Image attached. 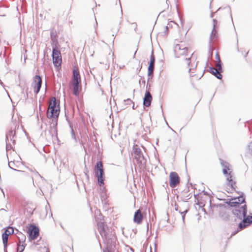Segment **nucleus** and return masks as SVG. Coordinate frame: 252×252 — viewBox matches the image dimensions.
I'll return each mask as SVG.
<instances>
[{"mask_svg": "<svg viewBox=\"0 0 252 252\" xmlns=\"http://www.w3.org/2000/svg\"><path fill=\"white\" fill-rule=\"evenodd\" d=\"M124 102L126 105H130L131 104L133 103L132 101L130 99H127L124 100Z\"/></svg>", "mask_w": 252, "mask_h": 252, "instance_id": "4c0bfd02", "label": "nucleus"}, {"mask_svg": "<svg viewBox=\"0 0 252 252\" xmlns=\"http://www.w3.org/2000/svg\"><path fill=\"white\" fill-rule=\"evenodd\" d=\"M94 26H95V27L97 26V21L96 20H95V25Z\"/></svg>", "mask_w": 252, "mask_h": 252, "instance_id": "5fc2aeb1", "label": "nucleus"}, {"mask_svg": "<svg viewBox=\"0 0 252 252\" xmlns=\"http://www.w3.org/2000/svg\"><path fill=\"white\" fill-rule=\"evenodd\" d=\"M52 58L53 63L56 65H60L62 58L60 51L56 48V46H52Z\"/></svg>", "mask_w": 252, "mask_h": 252, "instance_id": "39448f33", "label": "nucleus"}, {"mask_svg": "<svg viewBox=\"0 0 252 252\" xmlns=\"http://www.w3.org/2000/svg\"><path fill=\"white\" fill-rule=\"evenodd\" d=\"M220 164L221 166L223 167V169L222 170L223 173L226 176V174H228V170H229V164L228 162L224 161L222 159L220 160Z\"/></svg>", "mask_w": 252, "mask_h": 252, "instance_id": "412c9836", "label": "nucleus"}, {"mask_svg": "<svg viewBox=\"0 0 252 252\" xmlns=\"http://www.w3.org/2000/svg\"><path fill=\"white\" fill-rule=\"evenodd\" d=\"M17 238L19 240L18 243H25L26 236L22 233L20 232L18 234Z\"/></svg>", "mask_w": 252, "mask_h": 252, "instance_id": "c85d7f7f", "label": "nucleus"}, {"mask_svg": "<svg viewBox=\"0 0 252 252\" xmlns=\"http://www.w3.org/2000/svg\"><path fill=\"white\" fill-rule=\"evenodd\" d=\"M232 212L237 219L243 220L247 217V206L245 204L240 207L232 208Z\"/></svg>", "mask_w": 252, "mask_h": 252, "instance_id": "20e7f679", "label": "nucleus"}, {"mask_svg": "<svg viewBox=\"0 0 252 252\" xmlns=\"http://www.w3.org/2000/svg\"><path fill=\"white\" fill-rule=\"evenodd\" d=\"M217 31L216 29H213L211 34L210 35L209 42L211 43L213 41L217 39Z\"/></svg>", "mask_w": 252, "mask_h": 252, "instance_id": "bb28decb", "label": "nucleus"}, {"mask_svg": "<svg viewBox=\"0 0 252 252\" xmlns=\"http://www.w3.org/2000/svg\"><path fill=\"white\" fill-rule=\"evenodd\" d=\"M73 82H81L80 76L79 71L76 69L73 70Z\"/></svg>", "mask_w": 252, "mask_h": 252, "instance_id": "5701e85b", "label": "nucleus"}, {"mask_svg": "<svg viewBox=\"0 0 252 252\" xmlns=\"http://www.w3.org/2000/svg\"><path fill=\"white\" fill-rule=\"evenodd\" d=\"M143 219V214L140 209L137 210L134 213L133 221L137 224H140Z\"/></svg>", "mask_w": 252, "mask_h": 252, "instance_id": "2eb2a0df", "label": "nucleus"}, {"mask_svg": "<svg viewBox=\"0 0 252 252\" xmlns=\"http://www.w3.org/2000/svg\"><path fill=\"white\" fill-rule=\"evenodd\" d=\"M17 202L22 207L29 211L28 208L27 207L29 205V202L26 200L25 198L22 197H18L17 198Z\"/></svg>", "mask_w": 252, "mask_h": 252, "instance_id": "a211bd4d", "label": "nucleus"}, {"mask_svg": "<svg viewBox=\"0 0 252 252\" xmlns=\"http://www.w3.org/2000/svg\"><path fill=\"white\" fill-rule=\"evenodd\" d=\"M208 63H209V61H208H208H207V62H206V65H208Z\"/></svg>", "mask_w": 252, "mask_h": 252, "instance_id": "0e129e2a", "label": "nucleus"}, {"mask_svg": "<svg viewBox=\"0 0 252 252\" xmlns=\"http://www.w3.org/2000/svg\"><path fill=\"white\" fill-rule=\"evenodd\" d=\"M155 58L154 55L153 50H152V54L150 56L149 64L148 67V75L149 76L153 74L154 73V70L155 68Z\"/></svg>", "mask_w": 252, "mask_h": 252, "instance_id": "9d476101", "label": "nucleus"}, {"mask_svg": "<svg viewBox=\"0 0 252 252\" xmlns=\"http://www.w3.org/2000/svg\"><path fill=\"white\" fill-rule=\"evenodd\" d=\"M248 153L252 156V141L248 145Z\"/></svg>", "mask_w": 252, "mask_h": 252, "instance_id": "72a5a7b5", "label": "nucleus"}, {"mask_svg": "<svg viewBox=\"0 0 252 252\" xmlns=\"http://www.w3.org/2000/svg\"><path fill=\"white\" fill-rule=\"evenodd\" d=\"M15 131L13 130H9V132L6 134V138L5 141H10L13 143V144L15 143Z\"/></svg>", "mask_w": 252, "mask_h": 252, "instance_id": "dca6fc26", "label": "nucleus"}, {"mask_svg": "<svg viewBox=\"0 0 252 252\" xmlns=\"http://www.w3.org/2000/svg\"><path fill=\"white\" fill-rule=\"evenodd\" d=\"M137 50H138V48H137V49H136V51L135 52V53H134V55H133V58H134L135 57V54H136V52H137Z\"/></svg>", "mask_w": 252, "mask_h": 252, "instance_id": "864d4df0", "label": "nucleus"}, {"mask_svg": "<svg viewBox=\"0 0 252 252\" xmlns=\"http://www.w3.org/2000/svg\"><path fill=\"white\" fill-rule=\"evenodd\" d=\"M4 229L5 231L4 232H6V233H7V234L8 235H11L14 233V229L12 227L9 226L5 228Z\"/></svg>", "mask_w": 252, "mask_h": 252, "instance_id": "2f4dec72", "label": "nucleus"}, {"mask_svg": "<svg viewBox=\"0 0 252 252\" xmlns=\"http://www.w3.org/2000/svg\"><path fill=\"white\" fill-rule=\"evenodd\" d=\"M80 83V82H73L72 83V85L73 86V94L77 96L78 95L79 92V85Z\"/></svg>", "mask_w": 252, "mask_h": 252, "instance_id": "b1692460", "label": "nucleus"}, {"mask_svg": "<svg viewBox=\"0 0 252 252\" xmlns=\"http://www.w3.org/2000/svg\"><path fill=\"white\" fill-rule=\"evenodd\" d=\"M215 70V68L213 67V66H210L209 67V71L211 73L213 71V70Z\"/></svg>", "mask_w": 252, "mask_h": 252, "instance_id": "49530a36", "label": "nucleus"}, {"mask_svg": "<svg viewBox=\"0 0 252 252\" xmlns=\"http://www.w3.org/2000/svg\"><path fill=\"white\" fill-rule=\"evenodd\" d=\"M193 55H194V53H192L190 57L186 58L185 59V61L186 62L187 64H188V65L189 67V72H190V71L192 69H193L194 68H196L198 62H197L196 63H195V62L194 63H192V60L193 59Z\"/></svg>", "mask_w": 252, "mask_h": 252, "instance_id": "9b49d317", "label": "nucleus"}, {"mask_svg": "<svg viewBox=\"0 0 252 252\" xmlns=\"http://www.w3.org/2000/svg\"><path fill=\"white\" fill-rule=\"evenodd\" d=\"M236 233H237L236 232H234L232 235H235V234H236Z\"/></svg>", "mask_w": 252, "mask_h": 252, "instance_id": "680f3d73", "label": "nucleus"}, {"mask_svg": "<svg viewBox=\"0 0 252 252\" xmlns=\"http://www.w3.org/2000/svg\"><path fill=\"white\" fill-rule=\"evenodd\" d=\"M180 183V178L175 172H171L169 175V185L172 188H175Z\"/></svg>", "mask_w": 252, "mask_h": 252, "instance_id": "1a4fd4ad", "label": "nucleus"}, {"mask_svg": "<svg viewBox=\"0 0 252 252\" xmlns=\"http://www.w3.org/2000/svg\"><path fill=\"white\" fill-rule=\"evenodd\" d=\"M222 72V68L220 67V68H218L216 69L215 68V70H213V72H211L212 74L215 76L216 78L218 79H220L222 78V75L221 73Z\"/></svg>", "mask_w": 252, "mask_h": 252, "instance_id": "393cba45", "label": "nucleus"}, {"mask_svg": "<svg viewBox=\"0 0 252 252\" xmlns=\"http://www.w3.org/2000/svg\"><path fill=\"white\" fill-rule=\"evenodd\" d=\"M216 66L217 67V69L220 68V67L222 68L221 61H220V62L219 61H218V63L216 64Z\"/></svg>", "mask_w": 252, "mask_h": 252, "instance_id": "a19ab883", "label": "nucleus"}, {"mask_svg": "<svg viewBox=\"0 0 252 252\" xmlns=\"http://www.w3.org/2000/svg\"><path fill=\"white\" fill-rule=\"evenodd\" d=\"M149 85V87H150V85H149L148 83L147 84V88L148 87V86Z\"/></svg>", "mask_w": 252, "mask_h": 252, "instance_id": "bf43d9fd", "label": "nucleus"}, {"mask_svg": "<svg viewBox=\"0 0 252 252\" xmlns=\"http://www.w3.org/2000/svg\"><path fill=\"white\" fill-rule=\"evenodd\" d=\"M251 223H252V216H248L239 223V228L242 230Z\"/></svg>", "mask_w": 252, "mask_h": 252, "instance_id": "f8f14e48", "label": "nucleus"}, {"mask_svg": "<svg viewBox=\"0 0 252 252\" xmlns=\"http://www.w3.org/2000/svg\"><path fill=\"white\" fill-rule=\"evenodd\" d=\"M152 100V96L149 91L146 90L143 98L144 106L149 107L151 105Z\"/></svg>", "mask_w": 252, "mask_h": 252, "instance_id": "ddd939ff", "label": "nucleus"}, {"mask_svg": "<svg viewBox=\"0 0 252 252\" xmlns=\"http://www.w3.org/2000/svg\"><path fill=\"white\" fill-rule=\"evenodd\" d=\"M7 245H3V251L4 252H7Z\"/></svg>", "mask_w": 252, "mask_h": 252, "instance_id": "de8ad7c7", "label": "nucleus"}, {"mask_svg": "<svg viewBox=\"0 0 252 252\" xmlns=\"http://www.w3.org/2000/svg\"><path fill=\"white\" fill-rule=\"evenodd\" d=\"M132 25H133V27H134V30L136 31L137 29V24L136 23H133L131 24Z\"/></svg>", "mask_w": 252, "mask_h": 252, "instance_id": "603ef678", "label": "nucleus"}, {"mask_svg": "<svg viewBox=\"0 0 252 252\" xmlns=\"http://www.w3.org/2000/svg\"><path fill=\"white\" fill-rule=\"evenodd\" d=\"M248 54V52H247V53H246V54H245V57H246V56H247Z\"/></svg>", "mask_w": 252, "mask_h": 252, "instance_id": "338daca9", "label": "nucleus"}, {"mask_svg": "<svg viewBox=\"0 0 252 252\" xmlns=\"http://www.w3.org/2000/svg\"><path fill=\"white\" fill-rule=\"evenodd\" d=\"M229 176V177H227V180L228 181V183H230L231 181H232L233 180L232 179V176L230 175V174H227Z\"/></svg>", "mask_w": 252, "mask_h": 252, "instance_id": "37998d69", "label": "nucleus"}, {"mask_svg": "<svg viewBox=\"0 0 252 252\" xmlns=\"http://www.w3.org/2000/svg\"><path fill=\"white\" fill-rule=\"evenodd\" d=\"M35 175L36 176H39V177H40L41 178H42L43 177L39 174V173L37 171H35Z\"/></svg>", "mask_w": 252, "mask_h": 252, "instance_id": "09e8293b", "label": "nucleus"}, {"mask_svg": "<svg viewBox=\"0 0 252 252\" xmlns=\"http://www.w3.org/2000/svg\"><path fill=\"white\" fill-rule=\"evenodd\" d=\"M226 203L230 206L233 207V208H238L241 206H240L239 202H236L235 200H233V199L227 201Z\"/></svg>", "mask_w": 252, "mask_h": 252, "instance_id": "a878e982", "label": "nucleus"}, {"mask_svg": "<svg viewBox=\"0 0 252 252\" xmlns=\"http://www.w3.org/2000/svg\"><path fill=\"white\" fill-rule=\"evenodd\" d=\"M213 28L216 29V25L217 24V20L215 19H213Z\"/></svg>", "mask_w": 252, "mask_h": 252, "instance_id": "79ce46f5", "label": "nucleus"}, {"mask_svg": "<svg viewBox=\"0 0 252 252\" xmlns=\"http://www.w3.org/2000/svg\"><path fill=\"white\" fill-rule=\"evenodd\" d=\"M219 216L222 220L224 221H228L229 220V215L224 210L220 211Z\"/></svg>", "mask_w": 252, "mask_h": 252, "instance_id": "4be33fe9", "label": "nucleus"}, {"mask_svg": "<svg viewBox=\"0 0 252 252\" xmlns=\"http://www.w3.org/2000/svg\"><path fill=\"white\" fill-rule=\"evenodd\" d=\"M179 212L181 213V214L182 215V219L183 220V221L184 220V219H185V215L187 213V210H186L184 212H180L179 211Z\"/></svg>", "mask_w": 252, "mask_h": 252, "instance_id": "ea45409f", "label": "nucleus"}, {"mask_svg": "<svg viewBox=\"0 0 252 252\" xmlns=\"http://www.w3.org/2000/svg\"><path fill=\"white\" fill-rule=\"evenodd\" d=\"M97 226L99 233L104 242L108 245H113L116 239L114 230L108 227L104 222H99Z\"/></svg>", "mask_w": 252, "mask_h": 252, "instance_id": "f03ea898", "label": "nucleus"}, {"mask_svg": "<svg viewBox=\"0 0 252 252\" xmlns=\"http://www.w3.org/2000/svg\"><path fill=\"white\" fill-rule=\"evenodd\" d=\"M228 185L231 186V188L233 189H235L236 187V183L235 182L233 181V180L231 181L230 183H228Z\"/></svg>", "mask_w": 252, "mask_h": 252, "instance_id": "e433bc0d", "label": "nucleus"}, {"mask_svg": "<svg viewBox=\"0 0 252 252\" xmlns=\"http://www.w3.org/2000/svg\"><path fill=\"white\" fill-rule=\"evenodd\" d=\"M148 228H149V224L148 223L147 224V230H148Z\"/></svg>", "mask_w": 252, "mask_h": 252, "instance_id": "69168bd1", "label": "nucleus"}, {"mask_svg": "<svg viewBox=\"0 0 252 252\" xmlns=\"http://www.w3.org/2000/svg\"><path fill=\"white\" fill-rule=\"evenodd\" d=\"M6 149L7 151L10 150L12 149V146L9 143V141L6 142Z\"/></svg>", "mask_w": 252, "mask_h": 252, "instance_id": "58836bf2", "label": "nucleus"}, {"mask_svg": "<svg viewBox=\"0 0 252 252\" xmlns=\"http://www.w3.org/2000/svg\"><path fill=\"white\" fill-rule=\"evenodd\" d=\"M216 60H217V62L218 61H219L220 62V56H219V54L218 52H217L216 53Z\"/></svg>", "mask_w": 252, "mask_h": 252, "instance_id": "c03bdc74", "label": "nucleus"}, {"mask_svg": "<svg viewBox=\"0 0 252 252\" xmlns=\"http://www.w3.org/2000/svg\"><path fill=\"white\" fill-rule=\"evenodd\" d=\"M214 16V13H212L211 14V17L213 18Z\"/></svg>", "mask_w": 252, "mask_h": 252, "instance_id": "6e6d98bb", "label": "nucleus"}, {"mask_svg": "<svg viewBox=\"0 0 252 252\" xmlns=\"http://www.w3.org/2000/svg\"><path fill=\"white\" fill-rule=\"evenodd\" d=\"M189 187H186L181 193V199L184 202L187 201L191 197V194L189 193Z\"/></svg>", "mask_w": 252, "mask_h": 252, "instance_id": "4468645a", "label": "nucleus"}, {"mask_svg": "<svg viewBox=\"0 0 252 252\" xmlns=\"http://www.w3.org/2000/svg\"><path fill=\"white\" fill-rule=\"evenodd\" d=\"M26 244L25 243H17V250L20 251L21 252H23L25 248Z\"/></svg>", "mask_w": 252, "mask_h": 252, "instance_id": "7c9ffc66", "label": "nucleus"}, {"mask_svg": "<svg viewBox=\"0 0 252 252\" xmlns=\"http://www.w3.org/2000/svg\"><path fill=\"white\" fill-rule=\"evenodd\" d=\"M132 108H133V109H135V106H134V104H133V105Z\"/></svg>", "mask_w": 252, "mask_h": 252, "instance_id": "052dcab7", "label": "nucleus"}, {"mask_svg": "<svg viewBox=\"0 0 252 252\" xmlns=\"http://www.w3.org/2000/svg\"><path fill=\"white\" fill-rule=\"evenodd\" d=\"M94 175L97 179V183L99 186L104 184V175L103 164L101 161H97L94 168Z\"/></svg>", "mask_w": 252, "mask_h": 252, "instance_id": "7ed1b4c3", "label": "nucleus"}, {"mask_svg": "<svg viewBox=\"0 0 252 252\" xmlns=\"http://www.w3.org/2000/svg\"><path fill=\"white\" fill-rule=\"evenodd\" d=\"M135 159L137 164L141 168H144L146 166L147 161L143 155L140 157H138Z\"/></svg>", "mask_w": 252, "mask_h": 252, "instance_id": "6ab92c4d", "label": "nucleus"}, {"mask_svg": "<svg viewBox=\"0 0 252 252\" xmlns=\"http://www.w3.org/2000/svg\"><path fill=\"white\" fill-rule=\"evenodd\" d=\"M8 166L11 169H13L14 170H17L15 169L14 167L15 166V163L13 161H10L8 162Z\"/></svg>", "mask_w": 252, "mask_h": 252, "instance_id": "c9c22d12", "label": "nucleus"}, {"mask_svg": "<svg viewBox=\"0 0 252 252\" xmlns=\"http://www.w3.org/2000/svg\"><path fill=\"white\" fill-rule=\"evenodd\" d=\"M69 126H70V129H71V133L72 138L73 139L76 140V137H75V132H74V131L73 130V126L70 124L69 125Z\"/></svg>", "mask_w": 252, "mask_h": 252, "instance_id": "f704fd0d", "label": "nucleus"}, {"mask_svg": "<svg viewBox=\"0 0 252 252\" xmlns=\"http://www.w3.org/2000/svg\"><path fill=\"white\" fill-rule=\"evenodd\" d=\"M132 25H133V27H134V30L136 31L137 29V24L136 23H133L131 24Z\"/></svg>", "mask_w": 252, "mask_h": 252, "instance_id": "3c124183", "label": "nucleus"}, {"mask_svg": "<svg viewBox=\"0 0 252 252\" xmlns=\"http://www.w3.org/2000/svg\"><path fill=\"white\" fill-rule=\"evenodd\" d=\"M17 171L20 172L22 173L23 175L28 177L30 178V180L32 182V184H33V186H35L34 184L33 179V178L32 176H29L28 175V173H26L25 171H22V170H17Z\"/></svg>", "mask_w": 252, "mask_h": 252, "instance_id": "473e14b6", "label": "nucleus"}, {"mask_svg": "<svg viewBox=\"0 0 252 252\" xmlns=\"http://www.w3.org/2000/svg\"><path fill=\"white\" fill-rule=\"evenodd\" d=\"M139 84H140L141 83H142L143 84H145V81L144 80V78H141V79L139 80Z\"/></svg>", "mask_w": 252, "mask_h": 252, "instance_id": "a18cd8bd", "label": "nucleus"}, {"mask_svg": "<svg viewBox=\"0 0 252 252\" xmlns=\"http://www.w3.org/2000/svg\"><path fill=\"white\" fill-rule=\"evenodd\" d=\"M0 84H1V85H2V84H3V83H2V82L1 81V80H0Z\"/></svg>", "mask_w": 252, "mask_h": 252, "instance_id": "e2e57ef3", "label": "nucleus"}, {"mask_svg": "<svg viewBox=\"0 0 252 252\" xmlns=\"http://www.w3.org/2000/svg\"><path fill=\"white\" fill-rule=\"evenodd\" d=\"M60 114V104L55 97H52L49 102V106L47 111L48 119H52L50 132L53 136V134L57 135L58 118Z\"/></svg>", "mask_w": 252, "mask_h": 252, "instance_id": "f257e3e1", "label": "nucleus"}, {"mask_svg": "<svg viewBox=\"0 0 252 252\" xmlns=\"http://www.w3.org/2000/svg\"><path fill=\"white\" fill-rule=\"evenodd\" d=\"M171 129H172V131H173L174 132H175V131L174 130V129H173L172 128H171Z\"/></svg>", "mask_w": 252, "mask_h": 252, "instance_id": "774afa93", "label": "nucleus"}, {"mask_svg": "<svg viewBox=\"0 0 252 252\" xmlns=\"http://www.w3.org/2000/svg\"><path fill=\"white\" fill-rule=\"evenodd\" d=\"M8 235L6 233V232H3L2 234V243L3 245H8Z\"/></svg>", "mask_w": 252, "mask_h": 252, "instance_id": "c756f323", "label": "nucleus"}, {"mask_svg": "<svg viewBox=\"0 0 252 252\" xmlns=\"http://www.w3.org/2000/svg\"><path fill=\"white\" fill-rule=\"evenodd\" d=\"M188 48L182 45L177 44L174 48L175 56L176 58H180L181 56L187 55Z\"/></svg>", "mask_w": 252, "mask_h": 252, "instance_id": "6e6552de", "label": "nucleus"}, {"mask_svg": "<svg viewBox=\"0 0 252 252\" xmlns=\"http://www.w3.org/2000/svg\"><path fill=\"white\" fill-rule=\"evenodd\" d=\"M165 29H166V32H167V31H168V26H166V27H165Z\"/></svg>", "mask_w": 252, "mask_h": 252, "instance_id": "4d7b16f0", "label": "nucleus"}, {"mask_svg": "<svg viewBox=\"0 0 252 252\" xmlns=\"http://www.w3.org/2000/svg\"><path fill=\"white\" fill-rule=\"evenodd\" d=\"M133 153L135 159L137 158L138 157H140L143 155L141 149L137 145L133 146Z\"/></svg>", "mask_w": 252, "mask_h": 252, "instance_id": "f3484780", "label": "nucleus"}, {"mask_svg": "<svg viewBox=\"0 0 252 252\" xmlns=\"http://www.w3.org/2000/svg\"><path fill=\"white\" fill-rule=\"evenodd\" d=\"M42 78L40 76L36 75L33 77L32 86L33 88V92L37 94L40 91L42 85Z\"/></svg>", "mask_w": 252, "mask_h": 252, "instance_id": "423d86ee", "label": "nucleus"}, {"mask_svg": "<svg viewBox=\"0 0 252 252\" xmlns=\"http://www.w3.org/2000/svg\"><path fill=\"white\" fill-rule=\"evenodd\" d=\"M233 200H235L236 202H240V206H241V204L244 203L246 204L245 201V198L244 197V195L243 194L240 195L239 197L237 198H233Z\"/></svg>", "mask_w": 252, "mask_h": 252, "instance_id": "cd10ccee", "label": "nucleus"}, {"mask_svg": "<svg viewBox=\"0 0 252 252\" xmlns=\"http://www.w3.org/2000/svg\"><path fill=\"white\" fill-rule=\"evenodd\" d=\"M213 49H211V48L209 50V53H210L211 52V50H212ZM212 51H211V56H212Z\"/></svg>", "mask_w": 252, "mask_h": 252, "instance_id": "13d9d810", "label": "nucleus"}, {"mask_svg": "<svg viewBox=\"0 0 252 252\" xmlns=\"http://www.w3.org/2000/svg\"><path fill=\"white\" fill-rule=\"evenodd\" d=\"M28 233L29 235V239L31 240H34L39 235V229L38 227L34 225H31Z\"/></svg>", "mask_w": 252, "mask_h": 252, "instance_id": "0eeeda50", "label": "nucleus"}, {"mask_svg": "<svg viewBox=\"0 0 252 252\" xmlns=\"http://www.w3.org/2000/svg\"><path fill=\"white\" fill-rule=\"evenodd\" d=\"M50 37L52 42V46H56V44L58 43L56 32L54 30H52L50 32Z\"/></svg>", "mask_w": 252, "mask_h": 252, "instance_id": "aec40b11", "label": "nucleus"}, {"mask_svg": "<svg viewBox=\"0 0 252 252\" xmlns=\"http://www.w3.org/2000/svg\"><path fill=\"white\" fill-rule=\"evenodd\" d=\"M103 252H110L109 249L106 247L103 249Z\"/></svg>", "mask_w": 252, "mask_h": 252, "instance_id": "8fccbe9b", "label": "nucleus"}]
</instances>
